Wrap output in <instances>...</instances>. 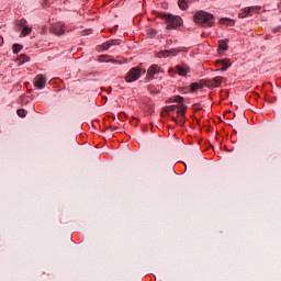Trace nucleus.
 Returning <instances> with one entry per match:
<instances>
[{
  "mask_svg": "<svg viewBox=\"0 0 281 281\" xmlns=\"http://www.w3.org/2000/svg\"><path fill=\"white\" fill-rule=\"evenodd\" d=\"M112 45H119V43H113V42H106V43H103L101 45V49L103 52H106V49H110Z\"/></svg>",
  "mask_w": 281,
  "mask_h": 281,
  "instance_id": "14",
  "label": "nucleus"
},
{
  "mask_svg": "<svg viewBox=\"0 0 281 281\" xmlns=\"http://www.w3.org/2000/svg\"><path fill=\"white\" fill-rule=\"evenodd\" d=\"M22 58V63H29L30 61V57H27L26 55H21Z\"/></svg>",
  "mask_w": 281,
  "mask_h": 281,
  "instance_id": "20",
  "label": "nucleus"
},
{
  "mask_svg": "<svg viewBox=\"0 0 281 281\" xmlns=\"http://www.w3.org/2000/svg\"><path fill=\"white\" fill-rule=\"evenodd\" d=\"M176 71L179 76H188L190 74V67L186 65L176 66Z\"/></svg>",
  "mask_w": 281,
  "mask_h": 281,
  "instance_id": "10",
  "label": "nucleus"
},
{
  "mask_svg": "<svg viewBox=\"0 0 281 281\" xmlns=\"http://www.w3.org/2000/svg\"><path fill=\"white\" fill-rule=\"evenodd\" d=\"M46 82L47 80L45 79V77H43V75H38L35 78L34 86L36 87V89H45Z\"/></svg>",
  "mask_w": 281,
  "mask_h": 281,
  "instance_id": "8",
  "label": "nucleus"
},
{
  "mask_svg": "<svg viewBox=\"0 0 281 281\" xmlns=\"http://www.w3.org/2000/svg\"><path fill=\"white\" fill-rule=\"evenodd\" d=\"M169 102H175L178 105V117L180 119V122H183V119L186 117V111H188V106L183 104V97L181 95H173L169 98Z\"/></svg>",
  "mask_w": 281,
  "mask_h": 281,
  "instance_id": "3",
  "label": "nucleus"
},
{
  "mask_svg": "<svg viewBox=\"0 0 281 281\" xmlns=\"http://www.w3.org/2000/svg\"><path fill=\"white\" fill-rule=\"evenodd\" d=\"M225 21H232V19H227V18L222 19V23H225Z\"/></svg>",
  "mask_w": 281,
  "mask_h": 281,
  "instance_id": "25",
  "label": "nucleus"
},
{
  "mask_svg": "<svg viewBox=\"0 0 281 281\" xmlns=\"http://www.w3.org/2000/svg\"><path fill=\"white\" fill-rule=\"evenodd\" d=\"M173 121L177 122V124H183V119L181 121V119L178 116V119H173Z\"/></svg>",
  "mask_w": 281,
  "mask_h": 281,
  "instance_id": "22",
  "label": "nucleus"
},
{
  "mask_svg": "<svg viewBox=\"0 0 281 281\" xmlns=\"http://www.w3.org/2000/svg\"><path fill=\"white\" fill-rule=\"evenodd\" d=\"M161 71V67H159L158 65H151L148 70H147V78L153 79L155 78V76H157V74H159Z\"/></svg>",
  "mask_w": 281,
  "mask_h": 281,
  "instance_id": "6",
  "label": "nucleus"
},
{
  "mask_svg": "<svg viewBox=\"0 0 281 281\" xmlns=\"http://www.w3.org/2000/svg\"><path fill=\"white\" fill-rule=\"evenodd\" d=\"M213 82L215 83V87H221V82H223V77L213 78Z\"/></svg>",
  "mask_w": 281,
  "mask_h": 281,
  "instance_id": "17",
  "label": "nucleus"
},
{
  "mask_svg": "<svg viewBox=\"0 0 281 281\" xmlns=\"http://www.w3.org/2000/svg\"><path fill=\"white\" fill-rule=\"evenodd\" d=\"M25 23H27V20H25V19H22L20 21V25L23 26L22 32H21V36H29V34H32V27L25 25Z\"/></svg>",
  "mask_w": 281,
  "mask_h": 281,
  "instance_id": "9",
  "label": "nucleus"
},
{
  "mask_svg": "<svg viewBox=\"0 0 281 281\" xmlns=\"http://www.w3.org/2000/svg\"><path fill=\"white\" fill-rule=\"evenodd\" d=\"M139 78H142V68L134 67L127 72L125 82H135L139 80Z\"/></svg>",
  "mask_w": 281,
  "mask_h": 281,
  "instance_id": "4",
  "label": "nucleus"
},
{
  "mask_svg": "<svg viewBox=\"0 0 281 281\" xmlns=\"http://www.w3.org/2000/svg\"><path fill=\"white\" fill-rule=\"evenodd\" d=\"M201 104H199V103H195V104H193V111H201Z\"/></svg>",
  "mask_w": 281,
  "mask_h": 281,
  "instance_id": "21",
  "label": "nucleus"
},
{
  "mask_svg": "<svg viewBox=\"0 0 281 281\" xmlns=\"http://www.w3.org/2000/svg\"><path fill=\"white\" fill-rule=\"evenodd\" d=\"M3 45V36L0 35V47Z\"/></svg>",
  "mask_w": 281,
  "mask_h": 281,
  "instance_id": "24",
  "label": "nucleus"
},
{
  "mask_svg": "<svg viewBox=\"0 0 281 281\" xmlns=\"http://www.w3.org/2000/svg\"><path fill=\"white\" fill-rule=\"evenodd\" d=\"M228 43H229V40H220L218 49H221L222 52H227L229 49V45H227Z\"/></svg>",
  "mask_w": 281,
  "mask_h": 281,
  "instance_id": "11",
  "label": "nucleus"
},
{
  "mask_svg": "<svg viewBox=\"0 0 281 281\" xmlns=\"http://www.w3.org/2000/svg\"><path fill=\"white\" fill-rule=\"evenodd\" d=\"M177 109H179V105H167L165 108V112L166 113H172V111H177Z\"/></svg>",
  "mask_w": 281,
  "mask_h": 281,
  "instance_id": "15",
  "label": "nucleus"
},
{
  "mask_svg": "<svg viewBox=\"0 0 281 281\" xmlns=\"http://www.w3.org/2000/svg\"><path fill=\"white\" fill-rule=\"evenodd\" d=\"M272 32H273L274 34L278 33V32H280V26L277 27V29H273Z\"/></svg>",
  "mask_w": 281,
  "mask_h": 281,
  "instance_id": "23",
  "label": "nucleus"
},
{
  "mask_svg": "<svg viewBox=\"0 0 281 281\" xmlns=\"http://www.w3.org/2000/svg\"><path fill=\"white\" fill-rule=\"evenodd\" d=\"M113 131H117V127H113Z\"/></svg>",
  "mask_w": 281,
  "mask_h": 281,
  "instance_id": "27",
  "label": "nucleus"
},
{
  "mask_svg": "<svg viewBox=\"0 0 281 281\" xmlns=\"http://www.w3.org/2000/svg\"><path fill=\"white\" fill-rule=\"evenodd\" d=\"M254 10H260V8L249 7V8L243 9L238 14L239 19H246V16H249V14H251V12H254Z\"/></svg>",
  "mask_w": 281,
  "mask_h": 281,
  "instance_id": "7",
  "label": "nucleus"
},
{
  "mask_svg": "<svg viewBox=\"0 0 281 281\" xmlns=\"http://www.w3.org/2000/svg\"><path fill=\"white\" fill-rule=\"evenodd\" d=\"M189 0H178V5L180 10H188Z\"/></svg>",
  "mask_w": 281,
  "mask_h": 281,
  "instance_id": "13",
  "label": "nucleus"
},
{
  "mask_svg": "<svg viewBox=\"0 0 281 281\" xmlns=\"http://www.w3.org/2000/svg\"><path fill=\"white\" fill-rule=\"evenodd\" d=\"M23 49V46L20 44H14L13 45V54H19Z\"/></svg>",
  "mask_w": 281,
  "mask_h": 281,
  "instance_id": "16",
  "label": "nucleus"
},
{
  "mask_svg": "<svg viewBox=\"0 0 281 281\" xmlns=\"http://www.w3.org/2000/svg\"><path fill=\"white\" fill-rule=\"evenodd\" d=\"M162 55H164V56H168V52H164Z\"/></svg>",
  "mask_w": 281,
  "mask_h": 281,
  "instance_id": "26",
  "label": "nucleus"
},
{
  "mask_svg": "<svg viewBox=\"0 0 281 281\" xmlns=\"http://www.w3.org/2000/svg\"><path fill=\"white\" fill-rule=\"evenodd\" d=\"M18 115H19V117H25L27 115V112L25 110L21 109V110H18Z\"/></svg>",
  "mask_w": 281,
  "mask_h": 281,
  "instance_id": "19",
  "label": "nucleus"
},
{
  "mask_svg": "<svg viewBox=\"0 0 281 281\" xmlns=\"http://www.w3.org/2000/svg\"><path fill=\"white\" fill-rule=\"evenodd\" d=\"M162 19L167 23V30H177L183 23L179 15L164 14Z\"/></svg>",
  "mask_w": 281,
  "mask_h": 281,
  "instance_id": "2",
  "label": "nucleus"
},
{
  "mask_svg": "<svg viewBox=\"0 0 281 281\" xmlns=\"http://www.w3.org/2000/svg\"><path fill=\"white\" fill-rule=\"evenodd\" d=\"M220 65H222L221 71H227L232 67V61L229 59H222Z\"/></svg>",
  "mask_w": 281,
  "mask_h": 281,
  "instance_id": "12",
  "label": "nucleus"
},
{
  "mask_svg": "<svg viewBox=\"0 0 281 281\" xmlns=\"http://www.w3.org/2000/svg\"><path fill=\"white\" fill-rule=\"evenodd\" d=\"M193 21L201 27H212L214 25V15L210 12L198 11L193 15Z\"/></svg>",
  "mask_w": 281,
  "mask_h": 281,
  "instance_id": "1",
  "label": "nucleus"
},
{
  "mask_svg": "<svg viewBox=\"0 0 281 281\" xmlns=\"http://www.w3.org/2000/svg\"><path fill=\"white\" fill-rule=\"evenodd\" d=\"M65 30H67V26H65V23L58 22L50 26L49 32H50V34H54L55 36H63L65 34Z\"/></svg>",
  "mask_w": 281,
  "mask_h": 281,
  "instance_id": "5",
  "label": "nucleus"
},
{
  "mask_svg": "<svg viewBox=\"0 0 281 281\" xmlns=\"http://www.w3.org/2000/svg\"><path fill=\"white\" fill-rule=\"evenodd\" d=\"M194 91H199V83L198 82L191 83V93H194Z\"/></svg>",
  "mask_w": 281,
  "mask_h": 281,
  "instance_id": "18",
  "label": "nucleus"
}]
</instances>
